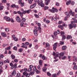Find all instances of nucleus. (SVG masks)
<instances>
[{
    "label": "nucleus",
    "mask_w": 77,
    "mask_h": 77,
    "mask_svg": "<svg viewBox=\"0 0 77 77\" xmlns=\"http://www.w3.org/2000/svg\"><path fill=\"white\" fill-rule=\"evenodd\" d=\"M14 61L15 62V63H17L18 62V59H15L14 60Z\"/></svg>",
    "instance_id": "e433bc0d"
},
{
    "label": "nucleus",
    "mask_w": 77,
    "mask_h": 77,
    "mask_svg": "<svg viewBox=\"0 0 77 77\" xmlns=\"http://www.w3.org/2000/svg\"><path fill=\"white\" fill-rule=\"evenodd\" d=\"M1 33L2 36H3L4 37H6V33H5V32H2Z\"/></svg>",
    "instance_id": "9b49d317"
},
{
    "label": "nucleus",
    "mask_w": 77,
    "mask_h": 77,
    "mask_svg": "<svg viewBox=\"0 0 77 77\" xmlns=\"http://www.w3.org/2000/svg\"><path fill=\"white\" fill-rule=\"evenodd\" d=\"M22 18V22H25L26 21V18H23V17Z\"/></svg>",
    "instance_id": "7c9ffc66"
},
{
    "label": "nucleus",
    "mask_w": 77,
    "mask_h": 77,
    "mask_svg": "<svg viewBox=\"0 0 77 77\" xmlns=\"http://www.w3.org/2000/svg\"><path fill=\"white\" fill-rule=\"evenodd\" d=\"M4 18L6 21H11V19H10V17H8L7 16H5L4 17Z\"/></svg>",
    "instance_id": "39448f33"
},
{
    "label": "nucleus",
    "mask_w": 77,
    "mask_h": 77,
    "mask_svg": "<svg viewBox=\"0 0 77 77\" xmlns=\"http://www.w3.org/2000/svg\"><path fill=\"white\" fill-rule=\"evenodd\" d=\"M29 68H31V69H32V68H33V65H30L29 66Z\"/></svg>",
    "instance_id": "774afa93"
},
{
    "label": "nucleus",
    "mask_w": 77,
    "mask_h": 77,
    "mask_svg": "<svg viewBox=\"0 0 77 77\" xmlns=\"http://www.w3.org/2000/svg\"><path fill=\"white\" fill-rule=\"evenodd\" d=\"M3 65V62L2 61H0V66H2Z\"/></svg>",
    "instance_id": "c85d7f7f"
},
{
    "label": "nucleus",
    "mask_w": 77,
    "mask_h": 77,
    "mask_svg": "<svg viewBox=\"0 0 77 77\" xmlns=\"http://www.w3.org/2000/svg\"><path fill=\"white\" fill-rule=\"evenodd\" d=\"M16 6L15 5L13 4L11 5V8H15Z\"/></svg>",
    "instance_id": "49530a36"
},
{
    "label": "nucleus",
    "mask_w": 77,
    "mask_h": 77,
    "mask_svg": "<svg viewBox=\"0 0 77 77\" xmlns=\"http://www.w3.org/2000/svg\"><path fill=\"white\" fill-rule=\"evenodd\" d=\"M4 63H9V60H8V59H7L6 60H5L4 61Z\"/></svg>",
    "instance_id": "412c9836"
},
{
    "label": "nucleus",
    "mask_w": 77,
    "mask_h": 77,
    "mask_svg": "<svg viewBox=\"0 0 77 77\" xmlns=\"http://www.w3.org/2000/svg\"><path fill=\"white\" fill-rule=\"evenodd\" d=\"M56 57H58L59 56V53L57 52L56 53Z\"/></svg>",
    "instance_id": "09e8293b"
},
{
    "label": "nucleus",
    "mask_w": 77,
    "mask_h": 77,
    "mask_svg": "<svg viewBox=\"0 0 77 77\" xmlns=\"http://www.w3.org/2000/svg\"><path fill=\"white\" fill-rule=\"evenodd\" d=\"M2 3H7L6 0H2Z\"/></svg>",
    "instance_id": "cd10ccee"
},
{
    "label": "nucleus",
    "mask_w": 77,
    "mask_h": 77,
    "mask_svg": "<svg viewBox=\"0 0 77 77\" xmlns=\"http://www.w3.org/2000/svg\"><path fill=\"white\" fill-rule=\"evenodd\" d=\"M63 36L62 37V41H64V39H66V36H65V35H62Z\"/></svg>",
    "instance_id": "5701e85b"
},
{
    "label": "nucleus",
    "mask_w": 77,
    "mask_h": 77,
    "mask_svg": "<svg viewBox=\"0 0 77 77\" xmlns=\"http://www.w3.org/2000/svg\"><path fill=\"white\" fill-rule=\"evenodd\" d=\"M21 47H22L23 48H25L26 49H27V46L26 45H22L21 46Z\"/></svg>",
    "instance_id": "f3484780"
},
{
    "label": "nucleus",
    "mask_w": 77,
    "mask_h": 77,
    "mask_svg": "<svg viewBox=\"0 0 77 77\" xmlns=\"http://www.w3.org/2000/svg\"><path fill=\"white\" fill-rule=\"evenodd\" d=\"M69 13L70 15H71L72 16H74V12H72V10H70L69 11Z\"/></svg>",
    "instance_id": "6e6552de"
},
{
    "label": "nucleus",
    "mask_w": 77,
    "mask_h": 77,
    "mask_svg": "<svg viewBox=\"0 0 77 77\" xmlns=\"http://www.w3.org/2000/svg\"><path fill=\"white\" fill-rule=\"evenodd\" d=\"M73 58H74L73 60L75 62H77V57L76 58L75 56H74L73 57Z\"/></svg>",
    "instance_id": "b1692460"
},
{
    "label": "nucleus",
    "mask_w": 77,
    "mask_h": 77,
    "mask_svg": "<svg viewBox=\"0 0 77 77\" xmlns=\"http://www.w3.org/2000/svg\"><path fill=\"white\" fill-rule=\"evenodd\" d=\"M39 65L40 66V67H42L43 66V62L42 61L40 60L39 61Z\"/></svg>",
    "instance_id": "423d86ee"
},
{
    "label": "nucleus",
    "mask_w": 77,
    "mask_h": 77,
    "mask_svg": "<svg viewBox=\"0 0 77 77\" xmlns=\"http://www.w3.org/2000/svg\"><path fill=\"white\" fill-rule=\"evenodd\" d=\"M46 47H50V44L48 43H47L46 44Z\"/></svg>",
    "instance_id": "3c124183"
},
{
    "label": "nucleus",
    "mask_w": 77,
    "mask_h": 77,
    "mask_svg": "<svg viewBox=\"0 0 77 77\" xmlns=\"http://www.w3.org/2000/svg\"><path fill=\"white\" fill-rule=\"evenodd\" d=\"M56 5L57 6H59V3L57 2L56 3Z\"/></svg>",
    "instance_id": "864d4df0"
},
{
    "label": "nucleus",
    "mask_w": 77,
    "mask_h": 77,
    "mask_svg": "<svg viewBox=\"0 0 77 77\" xmlns=\"http://www.w3.org/2000/svg\"><path fill=\"white\" fill-rule=\"evenodd\" d=\"M72 37L71 35H68V39H71Z\"/></svg>",
    "instance_id": "ea45409f"
},
{
    "label": "nucleus",
    "mask_w": 77,
    "mask_h": 77,
    "mask_svg": "<svg viewBox=\"0 0 77 77\" xmlns=\"http://www.w3.org/2000/svg\"><path fill=\"white\" fill-rule=\"evenodd\" d=\"M53 10H54V11H55L56 12H58V10L56 8H54L53 7Z\"/></svg>",
    "instance_id": "c756f323"
},
{
    "label": "nucleus",
    "mask_w": 77,
    "mask_h": 77,
    "mask_svg": "<svg viewBox=\"0 0 77 77\" xmlns=\"http://www.w3.org/2000/svg\"><path fill=\"white\" fill-rule=\"evenodd\" d=\"M4 8V7L3 6L0 7V11H2L3 10V8Z\"/></svg>",
    "instance_id": "a18cd8bd"
},
{
    "label": "nucleus",
    "mask_w": 77,
    "mask_h": 77,
    "mask_svg": "<svg viewBox=\"0 0 77 77\" xmlns=\"http://www.w3.org/2000/svg\"><path fill=\"white\" fill-rule=\"evenodd\" d=\"M48 10L49 11H50V12H52V13H55V11H54V10H53V7L52 8V10L49 9Z\"/></svg>",
    "instance_id": "2eb2a0df"
},
{
    "label": "nucleus",
    "mask_w": 77,
    "mask_h": 77,
    "mask_svg": "<svg viewBox=\"0 0 77 77\" xmlns=\"http://www.w3.org/2000/svg\"><path fill=\"white\" fill-rule=\"evenodd\" d=\"M42 58L43 60H47V57H45L44 55L42 56Z\"/></svg>",
    "instance_id": "ddd939ff"
},
{
    "label": "nucleus",
    "mask_w": 77,
    "mask_h": 77,
    "mask_svg": "<svg viewBox=\"0 0 77 77\" xmlns=\"http://www.w3.org/2000/svg\"><path fill=\"white\" fill-rule=\"evenodd\" d=\"M38 31V27H35V29L33 31L35 35V36H37L38 35L37 32Z\"/></svg>",
    "instance_id": "f03ea898"
},
{
    "label": "nucleus",
    "mask_w": 77,
    "mask_h": 77,
    "mask_svg": "<svg viewBox=\"0 0 77 77\" xmlns=\"http://www.w3.org/2000/svg\"><path fill=\"white\" fill-rule=\"evenodd\" d=\"M38 45H36L34 47V49H38Z\"/></svg>",
    "instance_id": "a19ab883"
},
{
    "label": "nucleus",
    "mask_w": 77,
    "mask_h": 77,
    "mask_svg": "<svg viewBox=\"0 0 77 77\" xmlns=\"http://www.w3.org/2000/svg\"><path fill=\"white\" fill-rule=\"evenodd\" d=\"M64 34H65V32H63V31H61V36H63V35H64Z\"/></svg>",
    "instance_id": "4c0bfd02"
},
{
    "label": "nucleus",
    "mask_w": 77,
    "mask_h": 77,
    "mask_svg": "<svg viewBox=\"0 0 77 77\" xmlns=\"http://www.w3.org/2000/svg\"><path fill=\"white\" fill-rule=\"evenodd\" d=\"M47 68L45 67H44V68H43V71L44 72H45L47 70Z\"/></svg>",
    "instance_id": "4be33fe9"
},
{
    "label": "nucleus",
    "mask_w": 77,
    "mask_h": 77,
    "mask_svg": "<svg viewBox=\"0 0 77 77\" xmlns=\"http://www.w3.org/2000/svg\"><path fill=\"white\" fill-rule=\"evenodd\" d=\"M12 74L13 76H14L15 74H16V72H15V71H13L12 72Z\"/></svg>",
    "instance_id": "a211bd4d"
},
{
    "label": "nucleus",
    "mask_w": 77,
    "mask_h": 77,
    "mask_svg": "<svg viewBox=\"0 0 77 77\" xmlns=\"http://www.w3.org/2000/svg\"><path fill=\"white\" fill-rule=\"evenodd\" d=\"M47 74L48 76H51V73H50L49 72H47Z\"/></svg>",
    "instance_id": "37998d69"
},
{
    "label": "nucleus",
    "mask_w": 77,
    "mask_h": 77,
    "mask_svg": "<svg viewBox=\"0 0 77 77\" xmlns=\"http://www.w3.org/2000/svg\"><path fill=\"white\" fill-rule=\"evenodd\" d=\"M35 17H36L37 18H39V16L38 14H34Z\"/></svg>",
    "instance_id": "72a5a7b5"
},
{
    "label": "nucleus",
    "mask_w": 77,
    "mask_h": 77,
    "mask_svg": "<svg viewBox=\"0 0 77 77\" xmlns=\"http://www.w3.org/2000/svg\"><path fill=\"white\" fill-rule=\"evenodd\" d=\"M15 41H18V38L16 37H15L14 38H13Z\"/></svg>",
    "instance_id": "4d7b16f0"
},
{
    "label": "nucleus",
    "mask_w": 77,
    "mask_h": 77,
    "mask_svg": "<svg viewBox=\"0 0 77 77\" xmlns=\"http://www.w3.org/2000/svg\"><path fill=\"white\" fill-rule=\"evenodd\" d=\"M40 66H38V69L39 70H41V68H40Z\"/></svg>",
    "instance_id": "338daca9"
},
{
    "label": "nucleus",
    "mask_w": 77,
    "mask_h": 77,
    "mask_svg": "<svg viewBox=\"0 0 77 77\" xmlns=\"http://www.w3.org/2000/svg\"><path fill=\"white\" fill-rule=\"evenodd\" d=\"M20 73H18L17 74V75L15 77H20Z\"/></svg>",
    "instance_id": "bb28decb"
},
{
    "label": "nucleus",
    "mask_w": 77,
    "mask_h": 77,
    "mask_svg": "<svg viewBox=\"0 0 77 77\" xmlns=\"http://www.w3.org/2000/svg\"><path fill=\"white\" fill-rule=\"evenodd\" d=\"M60 56H64V53L62 52L60 54Z\"/></svg>",
    "instance_id": "c9c22d12"
},
{
    "label": "nucleus",
    "mask_w": 77,
    "mask_h": 77,
    "mask_svg": "<svg viewBox=\"0 0 77 77\" xmlns=\"http://www.w3.org/2000/svg\"><path fill=\"white\" fill-rule=\"evenodd\" d=\"M60 45H62L64 44V42L63 41H60Z\"/></svg>",
    "instance_id": "473e14b6"
},
{
    "label": "nucleus",
    "mask_w": 77,
    "mask_h": 77,
    "mask_svg": "<svg viewBox=\"0 0 77 77\" xmlns=\"http://www.w3.org/2000/svg\"><path fill=\"white\" fill-rule=\"evenodd\" d=\"M28 2L29 4H31V3H32V2L31 0H28Z\"/></svg>",
    "instance_id": "052dcab7"
},
{
    "label": "nucleus",
    "mask_w": 77,
    "mask_h": 77,
    "mask_svg": "<svg viewBox=\"0 0 77 77\" xmlns=\"http://www.w3.org/2000/svg\"><path fill=\"white\" fill-rule=\"evenodd\" d=\"M33 71H35L36 73H40V71H39L38 70L36 69V66H35L34 67Z\"/></svg>",
    "instance_id": "7ed1b4c3"
},
{
    "label": "nucleus",
    "mask_w": 77,
    "mask_h": 77,
    "mask_svg": "<svg viewBox=\"0 0 77 77\" xmlns=\"http://www.w3.org/2000/svg\"><path fill=\"white\" fill-rule=\"evenodd\" d=\"M62 26H64V27H67V25L66 24H65V23L63 24L62 25Z\"/></svg>",
    "instance_id": "13d9d810"
},
{
    "label": "nucleus",
    "mask_w": 77,
    "mask_h": 77,
    "mask_svg": "<svg viewBox=\"0 0 77 77\" xmlns=\"http://www.w3.org/2000/svg\"><path fill=\"white\" fill-rule=\"evenodd\" d=\"M54 35H57V31L55 32H54Z\"/></svg>",
    "instance_id": "69168bd1"
},
{
    "label": "nucleus",
    "mask_w": 77,
    "mask_h": 77,
    "mask_svg": "<svg viewBox=\"0 0 77 77\" xmlns=\"http://www.w3.org/2000/svg\"><path fill=\"white\" fill-rule=\"evenodd\" d=\"M13 50H15L16 51H17V47L16 46H14L13 48Z\"/></svg>",
    "instance_id": "58836bf2"
},
{
    "label": "nucleus",
    "mask_w": 77,
    "mask_h": 77,
    "mask_svg": "<svg viewBox=\"0 0 77 77\" xmlns=\"http://www.w3.org/2000/svg\"><path fill=\"white\" fill-rule=\"evenodd\" d=\"M18 3L19 4H21L22 3V0H19Z\"/></svg>",
    "instance_id": "5fc2aeb1"
},
{
    "label": "nucleus",
    "mask_w": 77,
    "mask_h": 77,
    "mask_svg": "<svg viewBox=\"0 0 77 77\" xmlns=\"http://www.w3.org/2000/svg\"><path fill=\"white\" fill-rule=\"evenodd\" d=\"M37 2L38 5L41 6L42 8H43V7H44L45 5L43 3V2L41 0H38L37 1Z\"/></svg>",
    "instance_id": "f257e3e1"
},
{
    "label": "nucleus",
    "mask_w": 77,
    "mask_h": 77,
    "mask_svg": "<svg viewBox=\"0 0 77 77\" xmlns=\"http://www.w3.org/2000/svg\"><path fill=\"white\" fill-rule=\"evenodd\" d=\"M72 20H74L75 21V23H77V20H76V19L75 18H73L72 19Z\"/></svg>",
    "instance_id": "79ce46f5"
},
{
    "label": "nucleus",
    "mask_w": 77,
    "mask_h": 77,
    "mask_svg": "<svg viewBox=\"0 0 77 77\" xmlns=\"http://www.w3.org/2000/svg\"><path fill=\"white\" fill-rule=\"evenodd\" d=\"M50 0H45V4L46 5H48V3L50 2Z\"/></svg>",
    "instance_id": "f8f14e48"
},
{
    "label": "nucleus",
    "mask_w": 77,
    "mask_h": 77,
    "mask_svg": "<svg viewBox=\"0 0 77 77\" xmlns=\"http://www.w3.org/2000/svg\"><path fill=\"white\" fill-rule=\"evenodd\" d=\"M74 3H75V2L74 1H72L71 3V5L72 6H73L74 5Z\"/></svg>",
    "instance_id": "680f3d73"
},
{
    "label": "nucleus",
    "mask_w": 77,
    "mask_h": 77,
    "mask_svg": "<svg viewBox=\"0 0 77 77\" xmlns=\"http://www.w3.org/2000/svg\"><path fill=\"white\" fill-rule=\"evenodd\" d=\"M17 13L18 14H20L21 17L23 18V13L20 11H17Z\"/></svg>",
    "instance_id": "9d476101"
},
{
    "label": "nucleus",
    "mask_w": 77,
    "mask_h": 77,
    "mask_svg": "<svg viewBox=\"0 0 77 77\" xmlns=\"http://www.w3.org/2000/svg\"><path fill=\"white\" fill-rule=\"evenodd\" d=\"M62 49L63 50H65L66 49V46H63L62 47Z\"/></svg>",
    "instance_id": "aec40b11"
},
{
    "label": "nucleus",
    "mask_w": 77,
    "mask_h": 77,
    "mask_svg": "<svg viewBox=\"0 0 77 77\" xmlns=\"http://www.w3.org/2000/svg\"><path fill=\"white\" fill-rule=\"evenodd\" d=\"M11 57L12 59H15V56L14 54H12L11 55Z\"/></svg>",
    "instance_id": "6ab92c4d"
},
{
    "label": "nucleus",
    "mask_w": 77,
    "mask_h": 77,
    "mask_svg": "<svg viewBox=\"0 0 77 77\" xmlns=\"http://www.w3.org/2000/svg\"><path fill=\"white\" fill-rule=\"evenodd\" d=\"M32 11V10L29 9L28 10H26V13L29 14L30 12Z\"/></svg>",
    "instance_id": "dca6fc26"
},
{
    "label": "nucleus",
    "mask_w": 77,
    "mask_h": 77,
    "mask_svg": "<svg viewBox=\"0 0 77 77\" xmlns=\"http://www.w3.org/2000/svg\"><path fill=\"white\" fill-rule=\"evenodd\" d=\"M34 74H35V72L34 71L31 72H30L29 75H33Z\"/></svg>",
    "instance_id": "393cba45"
},
{
    "label": "nucleus",
    "mask_w": 77,
    "mask_h": 77,
    "mask_svg": "<svg viewBox=\"0 0 77 77\" xmlns=\"http://www.w3.org/2000/svg\"><path fill=\"white\" fill-rule=\"evenodd\" d=\"M15 66V68H17V63H15L14 65Z\"/></svg>",
    "instance_id": "e2e57ef3"
},
{
    "label": "nucleus",
    "mask_w": 77,
    "mask_h": 77,
    "mask_svg": "<svg viewBox=\"0 0 77 77\" xmlns=\"http://www.w3.org/2000/svg\"><path fill=\"white\" fill-rule=\"evenodd\" d=\"M71 1L69 0L68 2V5H71Z\"/></svg>",
    "instance_id": "603ef678"
},
{
    "label": "nucleus",
    "mask_w": 77,
    "mask_h": 77,
    "mask_svg": "<svg viewBox=\"0 0 77 77\" xmlns=\"http://www.w3.org/2000/svg\"><path fill=\"white\" fill-rule=\"evenodd\" d=\"M73 25L72 24H70L69 26V28L70 29H71L73 28Z\"/></svg>",
    "instance_id": "4468645a"
},
{
    "label": "nucleus",
    "mask_w": 77,
    "mask_h": 77,
    "mask_svg": "<svg viewBox=\"0 0 77 77\" xmlns=\"http://www.w3.org/2000/svg\"><path fill=\"white\" fill-rule=\"evenodd\" d=\"M25 44L27 45H29V43L28 42H27L25 43Z\"/></svg>",
    "instance_id": "0e129e2a"
},
{
    "label": "nucleus",
    "mask_w": 77,
    "mask_h": 77,
    "mask_svg": "<svg viewBox=\"0 0 77 77\" xmlns=\"http://www.w3.org/2000/svg\"><path fill=\"white\" fill-rule=\"evenodd\" d=\"M66 58V56H63L62 57V59H63V60H64Z\"/></svg>",
    "instance_id": "f704fd0d"
},
{
    "label": "nucleus",
    "mask_w": 77,
    "mask_h": 77,
    "mask_svg": "<svg viewBox=\"0 0 77 77\" xmlns=\"http://www.w3.org/2000/svg\"><path fill=\"white\" fill-rule=\"evenodd\" d=\"M32 71V69L29 68L28 69V72H30Z\"/></svg>",
    "instance_id": "bf43d9fd"
},
{
    "label": "nucleus",
    "mask_w": 77,
    "mask_h": 77,
    "mask_svg": "<svg viewBox=\"0 0 77 77\" xmlns=\"http://www.w3.org/2000/svg\"><path fill=\"white\" fill-rule=\"evenodd\" d=\"M57 43H55L54 45L53 49L54 50H55L56 48H57Z\"/></svg>",
    "instance_id": "0eeeda50"
},
{
    "label": "nucleus",
    "mask_w": 77,
    "mask_h": 77,
    "mask_svg": "<svg viewBox=\"0 0 77 77\" xmlns=\"http://www.w3.org/2000/svg\"><path fill=\"white\" fill-rule=\"evenodd\" d=\"M48 9V7L47 6H45V11H46V10H47V9Z\"/></svg>",
    "instance_id": "de8ad7c7"
},
{
    "label": "nucleus",
    "mask_w": 77,
    "mask_h": 77,
    "mask_svg": "<svg viewBox=\"0 0 77 77\" xmlns=\"http://www.w3.org/2000/svg\"><path fill=\"white\" fill-rule=\"evenodd\" d=\"M52 76L53 77H57V75L55 74H52Z\"/></svg>",
    "instance_id": "6e6d98bb"
},
{
    "label": "nucleus",
    "mask_w": 77,
    "mask_h": 77,
    "mask_svg": "<svg viewBox=\"0 0 77 77\" xmlns=\"http://www.w3.org/2000/svg\"><path fill=\"white\" fill-rule=\"evenodd\" d=\"M5 31L7 32H9V28H5Z\"/></svg>",
    "instance_id": "8fccbe9b"
},
{
    "label": "nucleus",
    "mask_w": 77,
    "mask_h": 77,
    "mask_svg": "<svg viewBox=\"0 0 77 77\" xmlns=\"http://www.w3.org/2000/svg\"><path fill=\"white\" fill-rule=\"evenodd\" d=\"M36 6V4L35 3H34L33 5H31L30 6V8L31 9H33V8H35Z\"/></svg>",
    "instance_id": "1a4fd4ad"
},
{
    "label": "nucleus",
    "mask_w": 77,
    "mask_h": 77,
    "mask_svg": "<svg viewBox=\"0 0 77 77\" xmlns=\"http://www.w3.org/2000/svg\"><path fill=\"white\" fill-rule=\"evenodd\" d=\"M20 25L21 27H23L24 26H23V25H24V23L23 22L21 23Z\"/></svg>",
    "instance_id": "c03bdc74"
},
{
    "label": "nucleus",
    "mask_w": 77,
    "mask_h": 77,
    "mask_svg": "<svg viewBox=\"0 0 77 77\" xmlns=\"http://www.w3.org/2000/svg\"><path fill=\"white\" fill-rule=\"evenodd\" d=\"M73 68V69H74V70H77V66L76 65H75L74 66Z\"/></svg>",
    "instance_id": "a878e982"
},
{
    "label": "nucleus",
    "mask_w": 77,
    "mask_h": 77,
    "mask_svg": "<svg viewBox=\"0 0 77 77\" xmlns=\"http://www.w3.org/2000/svg\"><path fill=\"white\" fill-rule=\"evenodd\" d=\"M16 20L18 22V23H20L21 21V19L19 17V16H17L16 17Z\"/></svg>",
    "instance_id": "20e7f679"
},
{
    "label": "nucleus",
    "mask_w": 77,
    "mask_h": 77,
    "mask_svg": "<svg viewBox=\"0 0 77 77\" xmlns=\"http://www.w3.org/2000/svg\"><path fill=\"white\" fill-rule=\"evenodd\" d=\"M23 51V49L22 48H20L19 49V52L20 53H21Z\"/></svg>",
    "instance_id": "2f4dec72"
}]
</instances>
